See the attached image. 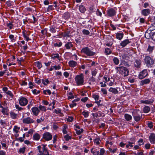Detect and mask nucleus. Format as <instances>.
I'll list each match as a JSON object with an SVG mask.
<instances>
[{
	"mask_svg": "<svg viewBox=\"0 0 155 155\" xmlns=\"http://www.w3.org/2000/svg\"><path fill=\"white\" fill-rule=\"evenodd\" d=\"M100 141L99 138H97L95 139L94 140V142L96 145H97L100 144Z\"/></svg>",
	"mask_w": 155,
	"mask_h": 155,
	"instance_id": "obj_57",
	"label": "nucleus"
},
{
	"mask_svg": "<svg viewBox=\"0 0 155 155\" xmlns=\"http://www.w3.org/2000/svg\"><path fill=\"white\" fill-rule=\"evenodd\" d=\"M67 121L68 122H72L74 119L73 117L71 116H68V117L67 118Z\"/></svg>",
	"mask_w": 155,
	"mask_h": 155,
	"instance_id": "obj_48",
	"label": "nucleus"
},
{
	"mask_svg": "<svg viewBox=\"0 0 155 155\" xmlns=\"http://www.w3.org/2000/svg\"><path fill=\"white\" fill-rule=\"evenodd\" d=\"M68 128V126L66 125H64L63 127L62 132L64 134H65L67 133L68 131L67 129Z\"/></svg>",
	"mask_w": 155,
	"mask_h": 155,
	"instance_id": "obj_34",
	"label": "nucleus"
},
{
	"mask_svg": "<svg viewBox=\"0 0 155 155\" xmlns=\"http://www.w3.org/2000/svg\"><path fill=\"white\" fill-rule=\"evenodd\" d=\"M125 118L127 121H129L132 119V116L127 114H126L124 115Z\"/></svg>",
	"mask_w": 155,
	"mask_h": 155,
	"instance_id": "obj_31",
	"label": "nucleus"
},
{
	"mask_svg": "<svg viewBox=\"0 0 155 155\" xmlns=\"http://www.w3.org/2000/svg\"><path fill=\"white\" fill-rule=\"evenodd\" d=\"M22 33L25 40L27 41H29L31 40V39L29 37L31 33L29 31L24 30L22 31Z\"/></svg>",
	"mask_w": 155,
	"mask_h": 155,
	"instance_id": "obj_7",
	"label": "nucleus"
},
{
	"mask_svg": "<svg viewBox=\"0 0 155 155\" xmlns=\"http://www.w3.org/2000/svg\"><path fill=\"white\" fill-rule=\"evenodd\" d=\"M63 36L64 37H69L70 35V32L68 31H67L63 35Z\"/></svg>",
	"mask_w": 155,
	"mask_h": 155,
	"instance_id": "obj_50",
	"label": "nucleus"
},
{
	"mask_svg": "<svg viewBox=\"0 0 155 155\" xmlns=\"http://www.w3.org/2000/svg\"><path fill=\"white\" fill-rule=\"evenodd\" d=\"M112 51L110 48H106L105 49V53L106 55L109 54L111 53Z\"/></svg>",
	"mask_w": 155,
	"mask_h": 155,
	"instance_id": "obj_37",
	"label": "nucleus"
},
{
	"mask_svg": "<svg viewBox=\"0 0 155 155\" xmlns=\"http://www.w3.org/2000/svg\"><path fill=\"white\" fill-rule=\"evenodd\" d=\"M148 75L147 70H144L141 72L139 75V79H141L145 77Z\"/></svg>",
	"mask_w": 155,
	"mask_h": 155,
	"instance_id": "obj_13",
	"label": "nucleus"
},
{
	"mask_svg": "<svg viewBox=\"0 0 155 155\" xmlns=\"http://www.w3.org/2000/svg\"><path fill=\"white\" fill-rule=\"evenodd\" d=\"M132 114L135 120L136 121H138L141 119V116L137 114V111H134Z\"/></svg>",
	"mask_w": 155,
	"mask_h": 155,
	"instance_id": "obj_12",
	"label": "nucleus"
},
{
	"mask_svg": "<svg viewBox=\"0 0 155 155\" xmlns=\"http://www.w3.org/2000/svg\"><path fill=\"white\" fill-rule=\"evenodd\" d=\"M64 138L66 141H68L71 139V137L69 136L68 134H67L64 136Z\"/></svg>",
	"mask_w": 155,
	"mask_h": 155,
	"instance_id": "obj_54",
	"label": "nucleus"
},
{
	"mask_svg": "<svg viewBox=\"0 0 155 155\" xmlns=\"http://www.w3.org/2000/svg\"><path fill=\"white\" fill-rule=\"evenodd\" d=\"M113 61L115 64L118 65L120 63V61L119 59L116 57H114L113 59Z\"/></svg>",
	"mask_w": 155,
	"mask_h": 155,
	"instance_id": "obj_29",
	"label": "nucleus"
},
{
	"mask_svg": "<svg viewBox=\"0 0 155 155\" xmlns=\"http://www.w3.org/2000/svg\"><path fill=\"white\" fill-rule=\"evenodd\" d=\"M35 65L39 69H40L42 67V64L39 61H37L35 63Z\"/></svg>",
	"mask_w": 155,
	"mask_h": 155,
	"instance_id": "obj_46",
	"label": "nucleus"
},
{
	"mask_svg": "<svg viewBox=\"0 0 155 155\" xmlns=\"http://www.w3.org/2000/svg\"><path fill=\"white\" fill-rule=\"evenodd\" d=\"M1 143L2 145L3 149L5 150H6L7 149L8 147L5 143H3L2 142H1Z\"/></svg>",
	"mask_w": 155,
	"mask_h": 155,
	"instance_id": "obj_59",
	"label": "nucleus"
},
{
	"mask_svg": "<svg viewBox=\"0 0 155 155\" xmlns=\"http://www.w3.org/2000/svg\"><path fill=\"white\" fill-rule=\"evenodd\" d=\"M43 138L46 141H49L52 139V136L50 133L47 132L43 134Z\"/></svg>",
	"mask_w": 155,
	"mask_h": 155,
	"instance_id": "obj_9",
	"label": "nucleus"
},
{
	"mask_svg": "<svg viewBox=\"0 0 155 155\" xmlns=\"http://www.w3.org/2000/svg\"><path fill=\"white\" fill-rule=\"evenodd\" d=\"M25 150V148L23 147L20 148L18 151V153L21 154H23L24 153Z\"/></svg>",
	"mask_w": 155,
	"mask_h": 155,
	"instance_id": "obj_33",
	"label": "nucleus"
},
{
	"mask_svg": "<svg viewBox=\"0 0 155 155\" xmlns=\"http://www.w3.org/2000/svg\"><path fill=\"white\" fill-rule=\"evenodd\" d=\"M33 138L34 140H38L40 139V136L39 134L38 133H36L33 135Z\"/></svg>",
	"mask_w": 155,
	"mask_h": 155,
	"instance_id": "obj_28",
	"label": "nucleus"
},
{
	"mask_svg": "<svg viewBox=\"0 0 155 155\" xmlns=\"http://www.w3.org/2000/svg\"><path fill=\"white\" fill-rule=\"evenodd\" d=\"M43 94H44L47 95L48 94L49 95H50L51 94V92L50 90H44L43 91Z\"/></svg>",
	"mask_w": 155,
	"mask_h": 155,
	"instance_id": "obj_45",
	"label": "nucleus"
},
{
	"mask_svg": "<svg viewBox=\"0 0 155 155\" xmlns=\"http://www.w3.org/2000/svg\"><path fill=\"white\" fill-rule=\"evenodd\" d=\"M11 117L13 119H16L17 116V114H15L13 112H11L10 113Z\"/></svg>",
	"mask_w": 155,
	"mask_h": 155,
	"instance_id": "obj_32",
	"label": "nucleus"
},
{
	"mask_svg": "<svg viewBox=\"0 0 155 155\" xmlns=\"http://www.w3.org/2000/svg\"><path fill=\"white\" fill-rule=\"evenodd\" d=\"M148 30L151 32L152 31L155 30V26L151 25L148 28Z\"/></svg>",
	"mask_w": 155,
	"mask_h": 155,
	"instance_id": "obj_49",
	"label": "nucleus"
},
{
	"mask_svg": "<svg viewBox=\"0 0 155 155\" xmlns=\"http://www.w3.org/2000/svg\"><path fill=\"white\" fill-rule=\"evenodd\" d=\"M152 33L149 30H147L145 33V37L147 39L151 38Z\"/></svg>",
	"mask_w": 155,
	"mask_h": 155,
	"instance_id": "obj_19",
	"label": "nucleus"
},
{
	"mask_svg": "<svg viewBox=\"0 0 155 155\" xmlns=\"http://www.w3.org/2000/svg\"><path fill=\"white\" fill-rule=\"evenodd\" d=\"M130 42H131L129 41V39H127L121 41L120 44L121 46L124 47L126 46L127 44L130 43Z\"/></svg>",
	"mask_w": 155,
	"mask_h": 155,
	"instance_id": "obj_20",
	"label": "nucleus"
},
{
	"mask_svg": "<svg viewBox=\"0 0 155 155\" xmlns=\"http://www.w3.org/2000/svg\"><path fill=\"white\" fill-rule=\"evenodd\" d=\"M50 31L52 33H54L56 31V29L55 27H51L50 28Z\"/></svg>",
	"mask_w": 155,
	"mask_h": 155,
	"instance_id": "obj_62",
	"label": "nucleus"
},
{
	"mask_svg": "<svg viewBox=\"0 0 155 155\" xmlns=\"http://www.w3.org/2000/svg\"><path fill=\"white\" fill-rule=\"evenodd\" d=\"M141 63V61L140 59L135 60L134 63V67L137 68H140Z\"/></svg>",
	"mask_w": 155,
	"mask_h": 155,
	"instance_id": "obj_18",
	"label": "nucleus"
},
{
	"mask_svg": "<svg viewBox=\"0 0 155 155\" xmlns=\"http://www.w3.org/2000/svg\"><path fill=\"white\" fill-rule=\"evenodd\" d=\"M42 83L45 85H47L49 83V81L48 79H42L41 80Z\"/></svg>",
	"mask_w": 155,
	"mask_h": 155,
	"instance_id": "obj_41",
	"label": "nucleus"
},
{
	"mask_svg": "<svg viewBox=\"0 0 155 155\" xmlns=\"http://www.w3.org/2000/svg\"><path fill=\"white\" fill-rule=\"evenodd\" d=\"M38 109L39 110L41 111H43L44 112H45L46 110V107L44 106H42L41 105H40L38 107Z\"/></svg>",
	"mask_w": 155,
	"mask_h": 155,
	"instance_id": "obj_38",
	"label": "nucleus"
},
{
	"mask_svg": "<svg viewBox=\"0 0 155 155\" xmlns=\"http://www.w3.org/2000/svg\"><path fill=\"white\" fill-rule=\"evenodd\" d=\"M79 9L81 13H84L86 10V9L84 6L82 5H81L79 7Z\"/></svg>",
	"mask_w": 155,
	"mask_h": 155,
	"instance_id": "obj_25",
	"label": "nucleus"
},
{
	"mask_svg": "<svg viewBox=\"0 0 155 155\" xmlns=\"http://www.w3.org/2000/svg\"><path fill=\"white\" fill-rule=\"evenodd\" d=\"M15 107L16 109L18 110L21 111L23 110V108L21 107H20L18 104H16Z\"/></svg>",
	"mask_w": 155,
	"mask_h": 155,
	"instance_id": "obj_52",
	"label": "nucleus"
},
{
	"mask_svg": "<svg viewBox=\"0 0 155 155\" xmlns=\"http://www.w3.org/2000/svg\"><path fill=\"white\" fill-rule=\"evenodd\" d=\"M82 32L83 34L84 35H89L90 33V32L88 30L86 29H83L82 31Z\"/></svg>",
	"mask_w": 155,
	"mask_h": 155,
	"instance_id": "obj_47",
	"label": "nucleus"
},
{
	"mask_svg": "<svg viewBox=\"0 0 155 155\" xmlns=\"http://www.w3.org/2000/svg\"><path fill=\"white\" fill-rule=\"evenodd\" d=\"M82 53L85 54L88 56H93L96 54V53L91 51L88 47H84L81 50Z\"/></svg>",
	"mask_w": 155,
	"mask_h": 155,
	"instance_id": "obj_4",
	"label": "nucleus"
},
{
	"mask_svg": "<svg viewBox=\"0 0 155 155\" xmlns=\"http://www.w3.org/2000/svg\"><path fill=\"white\" fill-rule=\"evenodd\" d=\"M109 150L112 153H115L117 150V147L115 145L111 146L108 148Z\"/></svg>",
	"mask_w": 155,
	"mask_h": 155,
	"instance_id": "obj_16",
	"label": "nucleus"
},
{
	"mask_svg": "<svg viewBox=\"0 0 155 155\" xmlns=\"http://www.w3.org/2000/svg\"><path fill=\"white\" fill-rule=\"evenodd\" d=\"M153 102V99H151L145 100H141L140 101V103L144 104H152Z\"/></svg>",
	"mask_w": 155,
	"mask_h": 155,
	"instance_id": "obj_15",
	"label": "nucleus"
},
{
	"mask_svg": "<svg viewBox=\"0 0 155 155\" xmlns=\"http://www.w3.org/2000/svg\"><path fill=\"white\" fill-rule=\"evenodd\" d=\"M63 17L65 19H68L70 17V14L69 12H66L64 14Z\"/></svg>",
	"mask_w": 155,
	"mask_h": 155,
	"instance_id": "obj_40",
	"label": "nucleus"
},
{
	"mask_svg": "<svg viewBox=\"0 0 155 155\" xmlns=\"http://www.w3.org/2000/svg\"><path fill=\"white\" fill-rule=\"evenodd\" d=\"M82 114L85 118L87 117L89 115V113L87 111H83L82 112Z\"/></svg>",
	"mask_w": 155,
	"mask_h": 155,
	"instance_id": "obj_43",
	"label": "nucleus"
},
{
	"mask_svg": "<svg viewBox=\"0 0 155 155\" xmlns=\"http://www.w3.org/2000/svg\"><path fill=\"white\" fill-rule=\"evenodd\" d=\"M124 36L123 33L118 32L116 33V38L119 40H121Z\"/></svg>",
	"mask_w": 155,
	"mask_h": 155,
	"instance_id": "obj_23",
	"label": "nucleus"
},
{
	"mask_svg": "<svg viewBox=\"0 0 155 155\" xmlns=\"http://www.w3.org/2000/svg\"><path fill=\"white\" fill-rule=\"evenodd\" d=\"M46 146V145L43 144L38 147V152L37 155H49L45 148Z\"/></svg>",
	"mask_w": 155,
	"mask_h": 155,
	"instance_id": "obj_2",
	"label": "nucleus"
},
{
	"mask_svg": "<svg viewBox=\"0 0 155 155\" xmlns=\"http://www.w3.org/2000/svg\"><path fill=\"white\" fill-rule=\"evenodd\" d=\"M115 70L117 73H118L124 77L127 76L129 72L128 69L124 66H118L115 68Z\"/></svg>",
	"mask_w": 155,
	"mask_h": 155,
	"instance_id": "obj_1",
	"label": "nucleus"
},
{
	"mask_svg": "<svg viewBox=\"0 0 155 155\" xmlns=\"http://www.w3.org/2000/svg\"><path fill=\"white\" fill-rule=\"evenodd\" d=\"M68 64L69 66L71 67L74 68L76 66L77 63L75 61L71 60L69 62Z\"/></svg>",
	"mask_w": 155,
	"mask_h": 155,
	"instance_id": "obj_24",
	"label": "nucleus"
},
{
	"mask_svg": "<svg viewBox=\"0 0 155 155\" xmlns=\"http://www.w3.org/2000/svg\"><path fill=\"white\" fill-rule=\"evenodd\" d=\"M20 129L19 127H18L17 126H15L13 129V130L15 133L17 134L18 132V130Z\"/></svg>",
	"mask_w": 155,
	"mask_h": 155,
	"instance_id": "obj_44",
	"label": "nucleus"
},
{
	"mask_svg": "<svg viewBox=\"0 0 155 155\" xmlns=\"http://www.w3.org/2000/svg\"><path fill=\"white\" fill-rule=\"evenodd\" d=\"M74 127V129L76 131L78 130H80V129L79 126L77 124H75Z\"/></svg>",
	"mask_w": 155,
	"mask_h": 155,
	"instance_id": "obj_64",
	"label": "nucleus"
},
{
	"mask_svg": "<svg viewBox=\"0 0 155 155\" xmlns=\"http://www.w3.org/2000/svg\"><path fill=\"white\" fill-rule=\"evenodd\" d=\"M107 15L110 17L114 16L116 14V11L114 8H111L107 11Z\"/></svg>",
	"mask_w": 155,
	"mask_h": 155,
	"instance_id": "obj_10",
	"label": "nucleus"
},
{
	"mask_svg": "<svg viewBox=\"0 0 155 155\" xmlns=\"http://www.w3.org/2000/svg\"><path fill=\"white\" fill-rule=\"evenodd\" d=\"M9 38L11 39V41L12 42H14L15 41L14 35H9Z\"/></svg>",
	"mask_w": 155,
	"mask_h": 155,
	"instance_id": "obj_55",
	"label": "nucleus"
},
{
	"mask_svg": "<svg viewBox=\"0 0 155 155\" xmlns=\"http://www.w3.org/2000/svg\"><path fill=\"white\" fill-rule=\"evenodd\" d=\"M35 119L31 117H27L24 118L23 119V122L26 124H31L35 122Z\"/></svg>",
	"mask_w": 155,
	"mask_h": 155,
	"instance_id": "obj_6",
	"label": "nucleus"
},
{
	"mask_svg": "<svg viewBox=\"0 0 155 155\" xmlns=\"http://www.w3.org/2000/svg\"><path fill=\"white\" fill-rule=\"evenodd\" d=\"M149 140L151 143H155V134L154 133H151L150 134Z\"/></svg>",
	"mask_w": 155,
	"mask_h": 155,
	"instance_id": "obj_14",
	"label": "nucleus"
},
{
	"mask_svg": "<svg viewBox=\"0 0 155 155\" xmlns=\"http://www.w3.org/2000/svg\"><path fill=\"white\" fill-rule=\"evenodd\" d=\"M91 153H92L94 155H99V151H96L94 148H92L91 150Z\"/></svg>",
	"mask_w": 155,
	"mask_h": 155,
	"instance_id": "obj_35",
	"label": "nucleus"
},
{
	"mask_svg": "<svg viewBox=\"0 0 155 155\" xmlns=\"http://www.w3.org/2000/svg\"><path fill=\"white\" fill-rule=\"evenodd\" d=\"M31 110L32 114L35 116H37L40 112V110L38 108L36 107H33L31 109Z\"/></svg>",
	"mask_w": 155,
	"mask_h": 155,
	"instance_id": "obj_11",
	"label": "nucleus"
},
{
	"mask_svg": "<svg viewBox=\"0 0 155 155\" xmlns=\"http://www.w3.org/2000/svg\"><path fill=\"white\" fill-rule=\"evenodd\" d=\"M74 79L77 85L81 86L84 84V75L82 73L76 75Z\"/></svg>",
	"mask_w": 155,
	"mask_h": 155,
	"instance_id": "obj_3",
	"label": "nucleus"
},
{
	"mask_svg": "<svg viewBox=\"0 0 155 155\" xmlns=\"http://www.w3.org/2000/svg\"><path fill=\"white\" fill-rule=\"evenodd\" d=\"M73 46V45L71 42L66 43L65 45V47L67 49H70Z\"/></svg>",
	"mask_w": 155,
	"mask_h": 155,
	"instance_id": "obj_27",
	"label": "nucleus"
},
{
	"mask_svg": "<svg viewBox=\"0 0 155 155\" xmlns=\"http://www.w3.org/2000/svg\"><path fill=\"white\" fill-rule=\"evenodd\" d=\"M150 80L149 79H146L144 80L141 81L140 82V85L143 86L145 84H146L150 83Z\"/></svg>",
	"mask_w": 155,
	"mask_h": 155,
	"instance_id": "obj_21",
	"label": "nucleus"
},
{
	"mask_svg": "<svg viewBox=\"0 0 155 155\" xmlns=\"http://www.w3.org/2000/svg\"><path fill=\"white\" fill-rule=\"evenodd\" d=\"M109 91L112 92L114 94H117L118 93V91L116 89L112 87L110 88Z\"/></svg>",
	"mask_w": 155,
	"mask_h": 155,
	"instance_id": "obj_26",
	"label": "nucleus"
},
{
	"mask_svg": "<svg viewBox=\"0 0 155 155\" xmlns=\"http://www.w3.org/2000/svg\"><path fill=\"white\" fill-rule=\"evenodd\" d=\"M13 3V2L8 1L6 2V4L8 7H10L12 5V3Z\"/></svg>",
	"mask_w": 155,
	"mask_h": 155,
	"instance_id": "obj_61",
	"label": "nucleus"
},
{
	"mask_svg": "<svg viewBox=\"0 0 155 155\" xmlns=\"http://www.w3.org/2000/svg\"><path fill=\"white\" fill-rule=\"evenodd\" d=\"M150 10L149 9H145L143 10L141 12V14L145 16H147L150 14Z\"/></svg>",
	"mask_w": 155,
	"mask_h": 155,
	"instance_id": "obj_17",
	"label": "nucleus"
},
{
	"mask_svg": "<svg viewBox=\"0 0 155 155\" xmlns=\"http://www.w3.org/2000/svg\"><path fill=\"white\" fill-rule=\"evenodd\" d=\"M97 72V71L96 69H95L92 71L91 72V74L92 75V76H95L96 75Z\"/></svg>",
	"mask_w": 155,
	"mask_h": 155,
	"instance_id": "obj_63",
	"label": "nucleus"
},
{
	"mask_svg": "<svg viewBox=\"0 0 155 155\" xmlns=\"http://www.w3.org/2000/svg\"><path fill=\"white\" fill-rule=\"evenodd\" d=\"M6 94L8 95H9V96L12 98L13 97V95L12 92L10 91H8L7 92H6Z\"/></svg>",
	"mask_w": 155,
	"mask_h": 155,
	"instance_id": "obj_56",
	"label": "nucleus"
},
{
	"mask_svg": "<svg viewBox=\"0 0 155 155\" xmlns=\"http://www.w3.org/2000/svg\"><path fill=\"white\" fill-rule=\"evenodd\" d=\"M150 110V107L147 106H145L143 108V112L145 113H148Z\"/></svg>",
	"mask_w": 155,
	"mask_h": 155,
	"instance_id": "obj_36",
	"label": "nucleus"
},
{
	"mask_svg": "<svg viewBox=\"0 0 155 155\" xmlns=\"http://www.w3.org/2000/svg\"><path fill=\"white\" fill-rule=\"evenodd\" d=\"M144 61L148 67H151L153 64V59L149 56L145 57L144 59Z\"/></svg>",
	"mask_w": 155,
	"mask_h": 155,
	"instance_id": "obj_5",
	"label": "nucleus"
},
{
	"mask_svg": "<svg viewBox=\"0 0 155 155\" xmlns=\"http://www.w3.org/2000/svg\"><path fill=\"white\" fill-rule=\"evenodd\" d=\"M134 143H133L129 142L128 144H127L126 145V148L127 149H129L131 148L133 146V144Z\"/></svg>",
	"mask_w": 155,
	"mask_h": 155,
	"instance_id": "obj_39",
	"label": "nucleus"
},
{
	"mask_svg": "<svg viewBox=\"0 0 155 155\" xmlns=\"http://www.w3.org/2000/svg\"><path fill=\"white\" fill-rule=\"evenodd\" d=\"M61 112V110L59 108H57L54 110V112L57 114H60Z\"/></svg>",
	"mask_w": 155,
	"mask_h": 155,
	"instance_id": "obj_53",
	"label": "nucleus"
},
{
	"mask_svg": "<svg viewBox=\"0 0 155 155\" xmlns=\"http://www.w3.org/2000/svg\"><path fill=\"white\" fill-rule=\"evenodd\" d=\"M84 130L83 129H80V130H77L76 131V133L78 135L81 134L83 132Z\"/></svg>",
	"mask_w": 155,
	"mask_h": 155,
	"instance_id": "obj_51",
	"label": "nucleus"
},
{
	"mask_svg": "<svg viewBox=\"0 0 155 155\" xmlns=\"http://www.w3.org/2000/svg\"><path fill=\"white\" fill-rule=\"evenodd\" d=\"M100 152L99 155H104L105 153V150L104 148H101L100 150Z\"/></svg>",
	"mask_w": 155,
	"mask_h": 155,
	"instance_id": "obj_58",
	"label": "nucleus"
},
{
	"mask_svg": "<svg viewBox=\"0 0 155 155\" xmlns=\"http://www.w3.org/2000/svg\"><path fill=\"white\" fill-rule=\"evenodd\" d=\"M28 103V100L24 97L20 98L19 100V103L22 106H24L26 105Z\"/></svg>",
	"mask_w": 155,
	"mask_h": 155,
	"instance_id": "obj_8",
	"label": "nucleus"
},
{
	"mask_svg": "<svg viewBox=\"0 0 155 155\" xmlns=\"http://www.w3.org/2000/svg\"><path fill=\"white\" fill-rule=\"evenodd\" d=\"M106 146L108 148L109 147L108 144H110V145H113V143L111 141H106Z\"/></svg>",
	"mask_w": 155,
	"mask_h": 155,
	"instance_id": "obj_60",
	"label": "nucleus"
},
{
	"mask_svg": "<svg viewBox=\"0 0 155 155\" xmlns=\"http://www.w3.org/2000/svg\"><path fill=\"white\" fill-rule=\"evenodd\" d=\"M154 47L153 46H151L150 45H149L147 51H149L150 53L152 52L153 49Z\"/></svg>",
	"mask_w": 155,
	"mask_h": 155,
	"instance_id": "obj_42",
	"label": "nucleus"
},
{
	"mask_svg": "<svg viewBox=\"0 0 155 155\" xmlns=\"http://www.w3.org/2000/svg\"><path fill=\"white\" fill-rule=\"evenodd\" d=\"M51 58L54 59H58L59 61H60V56L58 54L56 53L51 55Z\"/></svg>",
	"mask_w": 155,
	"mask_h": 155,
	"instance_id": "obj_22",
	"label": "nucleus"
},
{
	"mask_svg": "<svg viewBox=\"0 0 155 155\" xmlns=\"http://www.w3.org/2000/svg\"><path fill=\"white\" fill-rule=\"evenodd\" d=\"M1 111L4 115H7L8 114V109L6 108L3 107L2 108Z\"/></svg>",
	"mask_w": 155,
	"mask_h": 155,
	"instance_id": "obj_30",
	"label": "nucleus"
}]
</instances>
